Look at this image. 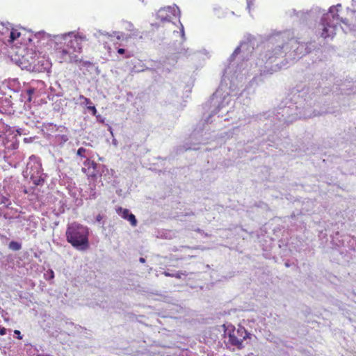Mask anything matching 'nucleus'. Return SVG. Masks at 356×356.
I'll return each mask as SVG.
<instances>
[{"label":"nucleus","mask_w":356,"mask_h":356,"mask_svg":"<svg viewBox=\"0 0 356 356\" xmlns=\"http://www.w3.org/2000/svg\"><path fill=\"white\" fill-rule=\"evenodd\" d=\"M0 34L6 41H16L18 44L40 43L42 44H81L86 41V35L79 31L51 35L44 31L33 33L23 27L12 29L0 24Z\"/></svg>","instance_id":"f257e3e1"},{"label":"nucleus","mask_w":356,"mask_h":356,"mask_svg":"<svg viewBox=\"0 0 356 356\" xmlns=\"http://www.w3.org/2000/svg\"><path fill=\"white\" fill-rule=\"evenodd\" d=\"M341 4L332 6L327 13L323 14L318 30L321 36L324 39H332L336 34L337 26L339 24L345 32L356 31V0H351L350 7L347 8L350 19H342L339 17V8Z\"/></svg>","instance_id":"f03ea898"},{"label":"nucleus","mask_w":356,"mask_h":356,"mask_svg":"<svg viewBox=\"0 0 356 356\" xmlns=\"http://www.w3.org/2000/svg\"><path fill=\"white\" fill-rule=\"evenodd\" d=\"M66 241L77 250L89 249V229L79 222L69 223L65 232Z\"/></svg>","instance_id":"7ed1b4c3"},{"label":"nucleus","mask_w":356,"mask_h":356,"mask_svg":"<svg viewBox=\"0 0 356 356\" xmlns=\"http://www.w3.org/2000/svg\"><path fill=\"white\" fill-rule=\"evenodd\" d=\"M8 56L13 63L21 67L22 70H29V66L35 62L38 52L28 46H7Z\"/></svg>","instance_id":"20e7f679"},{"label":"nucleus","mask_w":356,"mask_h":356,"mask_svg":"<svg viewBox=\"0 0 356 356\" xmlns=\"http://www.w3.org/2000/svg\"><path fill=\"white\" fill-rule=\"evenodd\" d=\"M23 176L24 177L30 176V179L34 185L33 188L42 187L47 177V175L43 172L42 165L39 163L33 165L28 163L27 169L23 172Z\"/></svg>","instance_id":"39448f33"},{"label":"nucleus","mask_w":356,"mask_h":356,"mask_svg":"<svg viewBox=\"0 0 356 356\" xmlns=\"http://www.w3.org/2000/svg\"><path fill=\"white\" fill-rule=\"evenodd\" d=\"M229 331V343L241 350L243 348V342L244 340L250 337V334L244 327L239 326L236 329L232 325L228 326L225 332Z\"/></svg>","instance_id":"423d86ee"},{"label":"nucleus","mask_w":356,"mask_h":356,"mask_svg":"<svg viewBox=\"0 0 356 356\" xmlns=\"http://www.w3.org/2000/svg\"><path fill=\"white\" fill-rule=\"evenodd\" d=\"M122 26L124 29H126L127 31L130 32V33L129 35L125 34L120 31H113L112 33H110V34L102 33L101 35L105 38H115L118 40H120V41H127L128 37H129V38L138 37L140 38H142V34H141L140 31H139L138 29H135L134 24L131 22H128V21H123Z\"/></svg>","instance_id":"0eeeda50"},{"label":"nucleus","mask_w":356,"mask_h":356,"mask_svg":"<svg viewBox=\"0 0 356 356\" xmlns=\"http://www.w3.org/2000/svg\"><path fill=\"white\" fill-rule=\"evenodd\" d=\"M181 11L176 5L160 8L156 13V18L161 22H170L174 17L179 18Z\"/></svg>","instance_id":"6e6552de"},{"label":"nucleus","mask_w":356,"mask_h":356,"mask_svg":"<svg viewBox=\"0 0 356 356\" xmlns=\"http://www.w3.org/2000/svg\"><path fill=\"white\" fill-rule=\"evenodd\" d=\"M268 42H292L294 39V33L291 30L283 31L273 30L266 33Z\"/></svg>","instance_id":"1a4fd4ad"},{"label":"nucleus","mask_w":356,"mask_h":356,"mask_svg":"<svg viewBox=\"0 0 356 356\" xmlns=\"http://www.w3.org/2000/svg\"><path fill=\"white\" fill-rule=\"evenodd\" d=\"M51 62L49 59H47L43 56H40L38 53L35 62H33L31 65H28V71L35 73L45 72L49 74L51 72Z\"/></svg>","instance_id":"9d476101"},{"label":"nucleus","mask_w":356,"mask_h":356,"mask_svg":"<svg viewBox=\"0 0 356 356\" xmlns=\"http://www.w3.org/2000/svg\"><path fill=\"white\" fill-rule=\"evenodd\" d=\"M268 42L266 33L264 35H258L257 36L246 33L244 35L243 38L240 42L239 44H248L254 43H265Z\"/></svg>","instance_id":"9b49d317"},{"label":"nucleus","mask_w":356,"mask_h":356,"mask_svg":"<svg viewBox=\"0 0 356 356\" xmlns=\"http://www.w3.org/2000/svg\"><path fill=\"white\" fill-rule=\"evenodd\" d=\"M61 129H65V127H57L56 124H48L43 126L42 131L43 132L44 137L47 138L49 140H51V138H53V136H54L52 134L56 133L58 131L63 133V131Z\"/></svg>","instance_id":"f8f14e48"},{"label":"nucleus","mask_w":356,"mask_h":356,"mask_svg":"<svg viewBox=\"0 0 356 356\" xmlns=\"http://www.w3.org/2000/svg\"><path fill=\"white\" fill-rule=\"evenodd\" d=\"M88 149L81 147L76 151V155L81 158V159H84L83 161V164L85 166H88L87 168H82L81 170L83 173L86 174L87 179H89V174L88 173V170H89V157L87 156Z\"/></svg>","instance_id":"ddd939ff"},{"label":"nucleus","mask_w":356,"mask_h":356,"mask_svg":"<svg viewBox=\"0 0 356 356\" xmlns=\"http://www.w3.org/2000/svg\"><path fill=\"white\" fill-rule=\"evenodd\" d=\"M69 47L68 49L64 48H60V52L62 54V58L65 61L73 62L76 60V56H72L73 52L75 51L74 46H67Z\"/></svg>","instance_id":"4468645a"},{"label":"nucleus","mask_w":356,"mask_h":356,"mask_svg":"<svg viewBox=\"0 0 356 356\" xmlns=\"http://www.w3.org/2000/svg\"><path fill=\"white\" fill-rule=\"evenodd\" d=\"M89 266L87 264L81 265L78 273V279L80 282L87 283L89 278Z\"/></svg>","instance_id":"2eb2a0df"},{"label":"nucleus","mask_w":356,"mask_h":356,"mask_svg":"<svg viewBox=\"0 0 356 356\" xmlns=\"http://www.w3.org/2000/svg\"><path fill=\"white\" fill-rule=\"evenodd\" d=\"M13 106V102L10 98L0 97V113H10V108Z\"/></svg>","instance_id":"dca6fc26"},{"label":"nucleus","mask_w":356,"mask_h":356,"mask_svg":"<svg viewBox=\"0 0 356 356\" xmlns=\"http://www.w3.org/2000/svg\"><path fill=\"white\" fill-rule=\"evenodd\" d=\"M68 139L69 138L67 134H56L49 141L51 143H54L56 145L63 146L68 140Z\"/></svg>","instance_id":"f3484780"},{"label":"nucleus","mask_w":356,"mask_h":356,"mask_svg":"<svg viewBox=\"0 0 356 356\" xmlns=\"http://www.w3.org/2000/svg\"><path fill=\"white\" fill-rule=\"evenodd\" d=\"M76 104L81 106L83 110V114H86V111L89 110V99L80 95L78 98L76 99Z\"/></svg>","instance_id":"a211bd4d"},{"label":"nucleus","mask_w":356,"mask_h":356,"mask_svg":"<svg viewBox=\"0 0 356 356\" xmlns=\"http://www.w3.org/2000/svg\"><path fill=\"white\" fill-rule=\"evenodd\" d=\"M7 87L14 92H19L22 88L18 79H9L7 82Z\"/></svg>","instance_id":"6ab92c4d"},{"label":"nucleus","mask_w":356,"mask_h":356,"mask_svg":"<svg viewBox=\"0 0 356 356\" xmlns=\"http://www.w3.org/2000/svg\"><path fill=\"white\" fill-rule=\"evenodd\" d=\"M8 248L13 251H19L22 248V243L20 241L12 240L8 243Z\"/></svg>","instance_id":"aec40b11"},{"label":"nucleus","mask_w":356,"mask_h":356,"mask_svg":"<svg viewBox=\"0 0 356 356\" xmlns=\"http://www.w3.org/2000/svg\"><path fill=\"white\" fill-rule=\"evenodd\" d=\"M0 24L3 25V26H6L7 28H10L12 29H19V27H14L13 26V24H11L9 22H6V23H3V22H0ZM14 42H16V41H4V40L3 39V35H1L0 34V44H10V43H14Z\"/></svg>","instance_id":"412c9836"},{"label":"nucleus","mask_w":356,"mask_h":356,"mask_svg":"<svg viewBox=\"0 0 356 356\" xmlns=\"http://www.w3.org/2000/svg\"><path fill=\"white\" fill-rule=\"evenodd\" d=\"M87 118L88 115H85L83 117V119L79 118V120L76 121V122L79 124V127L82 130H86L88 128Z\"/></svg>","instance_id":"4be33fe9"},{"label":"nucleus","mask_w":356,"mask_h":356,"mask_svg":"<svg viewBox=\"0 0 356 356\" xmlns=\"http://www.w3.org/2000/svg\"><path fill=\"white\" fill-rule=\"evenodd\" d=\"M35 92V89L33 88H27L24 90V92L27 95L26 100L28 102L32 101L33 95H34Z\"/></svg>","instance_id":"5701e85b"},{"label":"nucleus","mask_w":356,"mask_h":356,"mask_svg":"<svg viewBox=\"0 0 356 356\" xmlns=\"http://www.w3.org/2000/svg\"><path fill=\"white\" fill-rule=\"evenodd\" d=\"M54 277L55 274L52 269H48L46 273H44V278L47 281L54 280Z\"/></svg>","instance_id":"b1692460"},{"label":"nucleus","mask_w":356,"mask_h":356,"mask_svg":"<svg viewBox=\"0 0 356 356\" xmlns=\"http://www.w3.org/2000/svg\"><path fill=\"white\" fill-rule=\"evenodd\" d=\"M118 213L124 218L127 219L128 216H129L130 213L129 209H122V207H120L118 210Z\"/></svg>","instance_id":"393cba45"},{"label":"nucleus","mask_w":356,"mask_h":356,"mask_svg":"<svg viewBox=\"0 0 356 356\" xmlns=\"http://www.w3.org/2000/svg\"><path fill=\"white\" fill-rule=\"evenodd\" d=\"M10 204L11 202L8 197L2 195H0V204H4L6 207H8Z\"/></svg>","instance_id":"a878e982"},{"label":"nucleus","mask_w":356,"mask_h":356,"mask_svg":"<svg viewBox=\"0 0 356 356\" xmlns=\"http://www.w3.org/2000/svg\"><path fill=\"white\" fill-rule=\"evenodd\" d=\"M179 22L180 24V31L179 32H177V33H179L180 34V36L181 38V42H185L186 41V37H185V33H184V26L183 24L180 22V21L179 20Z\"/></svg>","instance_id":"bb28decb"},{"label":"nucleus","mask_w":356,"mask_h":356,"mask_svg":"<svg viewBox=\"0 0 356 356\" xmlns=\"http://www.w3.org/2000/svg\"><path fill=\"white\" fill-rule=\"evenodd\" d=\"M127 220H129L131 225L134 227L136 226L137 220L135 216L132 213H130L129 216L127 218Z\"/></svg>","instance_id":"cd10ccee"},{"label":"nucleus","mask_w":356,"mask_h":356,"mask_svg":"<svg viewBox=\"0 0 356 356\" xmlns=\"http://www.w3.org/2000/svg\"><path fill=\"white\" fill-rule=\"evenodd\" d=\"M24 335L21 333V332L18 330H15L13 331V337L16 338L19 340H21L23 339Z\"/></svg>","instance_id":"c85d7f7f"},{"label":"nucleus","mask_w":356,"mask_h":356,"mask_svg":"<svg viewBox=\"0 0 356 356\" xmlns=\"http://www.w3.org/2000/svg\"><path fill=\"white\" fill-rule=\"evenodd\" d=\"M7 329L3 326L0 325V335L4 336L7 333Z\"/></svg>","instance_id":"c756f323"},{"label":"nucleus","mask_w":356,"mask_h":356,"mask_svg":"<svg viewBox=\"0 0 356 356\" xmlns=\"http://www.w3.org/2000/svg\"><path fill=\"white\" fill-rule=\"evenodd\" d=\"M3 216L5 219H8L9 217L7 213H3V210L0 208V216Z\"/></svg>","instance_id":"7c9ffc66"},{"label":"nucleus","mask_w":356,"mask_h":356,"mask_svg":"<svg viewBox=\"0 0 356 356\" xmlns=\"http://www.w3.org/2000/svg\"><path fill=\"white\" fill-rule=\"evenodd\" d=\"M163 274L165 276H166V277H174V274H172V273H169V272H168V271H164V272L163 273Z\"/></svg>","instance_id":"2f4dec72"},{"label":"nucleus","mask_w":356,"mask_h":356,"mask_svg":"<svg viewBox=\"0 0 356 356\" xmlns=\"http://www.w3.org/2000/svg\"><path fill=\"white\" fill-rule=\"evenodd\" d=\"M83 203H82V200H79V199H76V206H80Z\"/></svg>","instance_id":"473e14b6"},{"label":"nucleus","mask_w":356,"mask_h":356,"mask_svg":"<svg viewBox=\"0 0 356 356\" xmlns=\"http://www.w3.org/2000/svg\"><path fill=\"white\" fill-rule=\"evenodd\" d=\"M103 218V216L100 214H99L97 217H96V220L98 222H100Z\"/></svg>","instance_id":"72a5a7b5"},{"label":"nucleus","mask_w":356,"mask_h":356,"mask_svg":"<svg viewBox=\"0 0 356 356\" xmlns=\"http://www.w3.org/2000/svg\"><path fill=\"white\" fill-rule=\"evenodd\" d=\"M252 0H247V8L250 10Z\"/></svg>","instance_id":"f704fd0d"},{"label":"nucleus","mask_w":356,"mask_h":356,"mask_svg":"<svg viewBox=\"0 0 356 356\" xmlns=\"http://www.w3.org/2000/svg\"><path fill=\"white\" fill-rule=\"evenodd\" d=\"M90 111H92L93 113V114H95V113H96L95 107L90 106Z\"/></svg>","instance_id":"c9c22d12"},{"label":"nucleus","mask_w":356,"mask_h":356,"mask_svg":"<svg viewBox=\"0 0 356 356\" xmlns=\"http://www.w3.org/2000/svg\"><path fill=\"white\" fill-rule=\"evenodd\" d=\"M176 277V278L180 279L181 278V274L180 273L174 274V277Z\"/></svg>","instance_id":"e433bc0d"},{"label":"nucleus","mask_w":356,"mask_h":356,"mask_svg":"<svg viewBox=\"0 0 356 356\" xmlns=\"http://www.w3.org/2000/svg\"><path fill=\"white\" fill-rule=\"evenodd\" d=\"M118 52L120 54H123L124 52V49H118Z\"/></svg>","instance_id":"4c0bfd02"},{"label":"nucleus","mask_w":356,"mask_h":356,"mask_svg":"<svg viewBox=\"0 0 356 356\" xmlns=\"http://www.w3.org/2000/svg\"><path fill=\"white\" fill-rule=\"evenodd\" d=\"M139 261H140V263H145V258H143V257H140V258L139 259Z\"/></svg>","instance_id":"58836bf2"},{"label":"nucleus","mask_w":356,"mask_h":356,"mask_svg":"<svg viewBox=\"0 0 356 356\" xmlns=\"http://www.w3.org/2000/svg\"><path fill=\"white\" fill-rule=\"evenodd\" d=\"M34 257H35V258H39V255H38V253H36V252H35V253H34Z\"/></svg>","instance_id":"ea45409f"},{"label":"nucleus","mask_w":356,"mask_h":356,"mask_svg":"<svg viewBox=\"0 0 356 356\" xmlns=\"http://www.w3.org/2000/svg\"><path fill=\"white\" fill-rule=\"evenodd\" d=\"M239 49H240V48H239V47H238L236 49V50H235V51H234V52H237V51H239Z\"/></svg>","instance_id":"a19ab883"},{"label":"nucleus","mask_w":356,"mask_h":356,"mask_svg":"<svg viewBox=\"0 0 356 356\" xmlns=\"http://www.w3.org/2000/svg\"><path fill=\"white\" fill-rule=\"evenodd\" d=\"M55 95H56V96H58V97L61 96L60 93H59V92H58V93H56Z\"/></svg>","instance_id":"79ce46f5"},{"label":"nucleus","mask_w":356,"mask_h":356,"mask_svg":"<svg viewBox=\"0 0 356 356\" xmlns=\"http://www.w3.org/2000/svg\"><path fill=\"white\" fill-rule=\"evenodd\" d=\"M24 193H26H26H28V191H27V190H26V189H24Z\"/></svg>","instance_id":"37998d69"},{"label":"nucleus","mask_w":356,"mask_h":356,"mask_svg":"<svg viewBox=\"0 0 356 356\" xmlns=\"http://www.w3.org/2000/svg\"><path fill=\"white\" fill-rule=\"evenodd\" d=\"M142 3H145V0H140Z\"/></svg>","instance_id":"c03bdc74"},{"label":"nucleus","mask_w":356,"mask_h":356,"mask_svg":"<svg viewBox=\"0 0 356 356\" xmlns=\"http://www.w3.org/2000/svg\"><path fill=\"white\" fill-rule=\"evenodd\" d=\"M63 131L65 130V131H67V129L65 128V129H61Z\"/></svg>","instance_id":"a18cd8bd"}]
</instances>
